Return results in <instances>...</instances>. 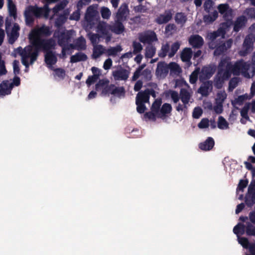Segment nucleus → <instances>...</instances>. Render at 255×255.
Returning a JSON list of instances; mask_svg holds the SVG:
<instances>
[{"mask_svg": "<svg viewBox=\"0 0 255 255\" xmlns=\"http://www.w3.org/2000/svg\"><path fill=\"white\" fill-rule=\"evenodd\" d=\"M34 48L31 45L26 46L24 49L21 47L18 48V53L21 56V62L26 67L29 64H32L36 60L39 52L42 50L45 53L44 60L47 65H55L57 62V58L54 49L56 42L52 38L43 39L40 37L35 38L32 42Z\"/></svg>", "mask_w": 255, "mask_h": 255, "instance_id": "obj_1", "label": "nucleus"}, {"mask_svg": "<svg viewBox=\"0 0 255 255\" xmlns=\"http://www.w3.org/2000/svg\"><path fill=\"white\" fill-rule=\"evenodd\" d=\"M251 64L243 59L237 60L233 64L229 57L222 58L217 66V72L214 78V86L221 89L225 81L228 80L233 74L235 76L243 75L246 78H250Z\"/></svg>", "mask_w": 255, "mask_h": 255, "instance_id": "obj_2", "label": "nucleus"}, {"mask_svg": "<svg viewBox=\"0 0 255 255\" xmlns=\"http://www.w3.org/2000/svg\"><path fill=\"white\" fill-rule=\"evenodd\" d=\"M218 9L225 20V22L220 24L218 28L220 33L222 34V37H224L231 26L233 25V10L228 3L219 4L218 6Z\"/></svg>", "mask_w": 255, "mask_h": 255, "instance_id": "obj_3", "label": "nucleus"}, {"mask_svg": "<svg viewBox=\"0 0 255 255\" xmlns=\"http://www.w3.org/2000/svg\"><path fill=\"white\" fill-rule=\"evenodd\" d=\"M233 44V40L230 38L226 41L221 39L217 40V42H209V47L211 49H215L214 55L218 56L221 55L230 49Z\"/></svg>", "mask_w": 255, "mask_h": 255, "instance_id": "obj_4", "label": "nucleus"}, {"mask_svg": "<svg viewBox=\"0 0 255 255\" xmlns=\"http://www.w3.org/2000/svg\"><path fill=\"white\" fill-rule=\"evenodd\" d=\"M255 37L252 34H249L245 37L241 50L239 54L242 56H245L251 52L253 49Z\"/></svg>", "mask_w": 255, "mask_h": 255, "instance_id": "obj_5", "label": "nucleus"}, {"mask_svg": "<svg viewBox=\"0 0 255 255\" xmlns=\"http://www.w3.org/2000/svg\"><path fill=\"white\" fill-rule=\"evenodd\" d=\"M138 39L143 44H151L158 40L156 34L154 31L147 30L139 34Z\"/></svg>", "mask_w": 255, "mask_h": 255, "instance_id": "obj_6", "label": "nucleus"}, {"mask_svg": "<svg viewBox=\"0 0 255 255\" xmlns=\"http://www.w3.org/2000/svg\"><path fill=\"white\" fill-rule=\"evenodd\" d=\"M24 12L38 18L43 15H47L48 13L49 10L48 7L42 8L38 7L37 5H29L27 7Z\"/></svg>", "mask_w": 255, "mask_h": 255, "instance_id": "obj_7", "label": "nucleus"}, {"mask_svg": "<svg viewBox=\"0 0 255 255\" xmlns=\"http://www.w3.org/2000/svg\"><path fill=\"white\" fill-rule=\"evenodd\" d=\"M109 81L108 79L100 80L95 85V89L98 91L101 87H104L102 91V94L104 95L113 94V91L115 88V85L111 84L108 85Z\"/></svg>", "mask_w": 255, "mask_h": 255, "instance_id": "obj_8", "label": "nucleus"}, {"mask_svg": "<svg viewBox=\"0 0 255 255\" xmlns=\"http://www.w3.org/2000/svg\"><path fill=\"white\" fill-rule=\"evenodd\" d=\"M216 67L214 65H209L203 66L199 74V80L201 82L209 79L214 74Z\"/></svg>", "mask_w": 255, "mask_h": 255, "instance_id": "obj_9", "label": "nucleus"}, {"mask_svg": "<svg viewBox=\"0 0 255 255\" xmlns=\"http://www.w3.org/2000/svg\"><path fill=\"white\" fill-rule=\"evenodd\" d=\"M169 72L167 64L165 61H160L157 64L155 75L158 79L166 78Z\"/></svg>", "mask_w": 255, "mask_h": 255, "instance_id": "obj_10", "label": "nucleus"}, {"mask_svg": "<svg viewBox=\"0 0 255 255\" xmlns=\"http://www.w3.org/2000/svg\"><path fill=\"white\" fill-rule=\"evenodd\" d=\"M202 83L198 90V92L204 97H207L209 95V93L212 91L213 90V83L214 81L208 80L206 81L202 82Z\"/></svg>", "mask_w": 255, "mask_h": 255, "instance_id": "obj_11", "label": "nucleus"}, {"mask_svg": "<svg viewBox=\"0 0 255 255\" xmlns=\"http://www.w3.org/2000/svg\"><path fill=\"white\" fill-rule=\"evenodd\" d=\"M172 10H166L164 13L160 14L155 19V22L158 24H162L168 22L172 18Z\"/></svg>", "mask_w": 255, "mask_h": 255, "instance_id": "obj_12", "label": "nucleus"}, {"mask_svg": "<svg viewBox=\"0 0 255 255\" xmlns=\"http://www.w3.org/2000/svg\"><path fill=\"white\" fill-rule=\"evenodd\" d=\"M72 36V33L70 31L67 30L60 33L58 35V44L59 46H64L69 43Z\"/></svg>", "mask_w": 255, "mask_h": 255, "instance_id": "obj_13", "label": "nucleus"}, {"mask_svg": "<svg viewBox=\"0 0 255 255\" xmlns=\"http://www.w3.org/2000/svg\"><path fill=\"white\" fill-rule=\"evenodd\" d=\"M129 13L128 4L123 3L119 8L116 14V19L118 20L125 21L127 20V15Z\"/></svg>", "mask_w": 255, "mask_h": 255, "instance_id": "obj_14", "label": "nucleus"}, {"mask_svg": "<svg viewBox=\"0 0 255 255\" xmlns=\"http://www.w3.org/2000/svg\"><path fill=\"white\" fill-rule=\"evenodd\" d=\"M189 43L193 48H200L204 44V40L199 35H193L190 37Z\"/></svg>", "mask_w": 255, "mask_h": 255, "instance_id": "obj_15", "label": "nucleus"}, {"mask_svg": "<svg viewBox=\"0 0 255 255\" xmlns=\"http://www.w3.org/2000/svg\"><path fill=\"white\" fill-rule=\"evenodd\" d=\"M122 20H118L116 19L115 23L110 25V29L117 34H120L124 32L125 30V28L123 24Z\"/></svg>", "mask_w": 255, "mask_h": 255, "instance_id": "obj_16", "label": "nucleus"}, {"mask_svg": "<svg viewBox=\"0 0 255 255\" xmlns=\"http://www.w3.org/2000/svg\"><path fill=\"white\" fill-rule=\"evenodd\" d=\"M215 145V141L212 137H208L202 142L199 144V148L203 151L211 150Z\"/></svg>", "mask_w": 255, "mask_h": 255, "instance_id": "obj_17", "label": "nucleus"}, {"mask_svg": "<svg viewBox=\"0 0 255 255\" xmlns=\"http://www.w3.org/2000/svg\"><path fill=\"white\" fill-rule=\"evenodd\" d=\"M247 22V19L244 15H241L238 17L235 22H233V25H234V31L236 32H239L246 25Z\"/></svg>", "mask_w": 255, "mask_h": 255, "instance_id": "obj_18", "label": "nucleus"}, {"mask_svg": "<svg viewBox=\"0 0 255 255\" xmlns=\"http://www.w3.org/2000/svg\"><path fill=\"white\" fill-rule=\"evenodd\" d=\"M12 89V85L9 86V82L7 80L3 81L0 84V97H3L11 94Z\"/></svg>", "mask_w": 255, "mask_h": 255, "instance_id": "obj_19", "label": "nucleus"}, {"mask_svg": "<svg viewBox=\"0 0 255 255\" xmlns=\"http://www.w3.org/2000/svg\"><path fill=\"white\" fill-rule=\"evenodd\" d=\"M129 72L125 69L116 70L113 72V76L116 80H126L128 78Z\"/></svg>", "mask_w": 255, "mask_h": 255, "instance_id": "obj_20", "label": "nucleus"}, {"mask_svg": "<svg viewBox=\"0 0 255 255\" xmlns=\"http://www.w3.org/2000/svg\"><path fill=\"white\" fill-rule=\"evenodd\" d=\"M172 110V106L170 104H163L158 114V118L162 119L165 118L167 116V114L171 113Z\"/></svg>", "mask_w": 255, "mask_h": 255, "instance_id": "obj_21", "label": "nucleus"}, {"mask_svg": "<svg viewBox=\"0 0 255 255\" xmlns=\"http://www.w3.org/2000/svg\"><path fill=\"white\" fill-rule=\"evenodd\" d=\"M149 97L146 90L139 92L136 96L135 103H146L149 102Z\"/></svg>", "mask_w": 255, "mask_h": 255, "instance_id": "obj_22", "label": "nucleus"}, {"mask_svg": "<svg viewBox=\"0 0 255 255\" xmlns=\"http://www.w3.org/2000/svg\"><path fill=\"white\" fill-rule=\"evenodd\" d=\"M218 17V12L215 10L213 12L203 16V21L206 24H210L216 20Z\"/></svg>", "mask_w": 255, "mask_h": 255, "instance_id": "obj_23", "label": "nucleus"}, {"mask_svg": "<svg viewBox=\"0 0 255 255\" xmlns=\"http://www.w3.org/2000/svg\"><path fill=\"white\" fill-rule=\"evenodd\" d=\"M34 34L36 36H39L41 35L49 36L51 34V31L48 26L45 25L42 26L39 28L34 31Z\"/></svg>", "mask_w": 255, "mask_h": 255, "instance_id": "obj_24", "label": "nucleus"}, {"mask_svg": "<svg viewBox=\"0 0 255 255\" xmlns=\"http://www.w3.org/2000/svg\"><path fill=\"white\" fill-rule=\"evenodd\" d=\"M174 19L175 22L177 24L180 25L181 27H182L186 23L187 20V18L184 13L181 12L176 13L174 17Z\"/></svg>", "mask_w": 255, "mask_h": 255, "instance_id": "obj_25", "label": "nucleus"}, {"mask_svg": "<svg viewBox=\"0 0 255 255\" xmlns=\"http://www.w3.org/2000/svg\"><path fill=\"white\" fill-rule=\"evenodd\" d=\"M191 95L188 91L185 88H181L180 91V99L183 104H188Z\"/></svg>", "mask_w": 255, "mask_h": 255, "instance_id": "obj_26", "label": "nucleus"}, {"mask_svg": "<svg viewBox=\"0 0 255 255\" xmlns=\"http://www.w3.org/2000/svg\"><path fill=\"white\" fill-rule=\"evenodd\" d=\"M87 59V55L82 52H78L70 57L71 63H76L80 61H85Z\"/></svg>", "mask_w": 255, "mask_h": 255, "instance_id": "obj_27", "label": "nucleus"}, {"mask_svg": "<svg viewBox=\"0 0 255 255\" xmlns=\"http://www.w3.org/2000/svg\"><path fill=\"white\" fill-rule=\"evenodd\" d=\"M192 56V51L190 48H185L181 54V59L183 62H189Z\"/></svg>", "mask_w": 255, "mask_h": 255, "instance_id": "obj_28", "label": "nucleus"}, {"mask_svg": "<svg viewBox=\"0 0 255 255\" xmlns=\"http://www.w3.org/2000/svg\"><path fill=\"white\" fill-rule=\"evenodd\" d=\"M108 26L106 22H100L97 25V31L103 36H108L109 30L110 29Z\"/></svg>", "mask_w": 255, "mask_h": 255, "instance_id": "obj_29", "label": "nucleus"}, {"mask_svg": "<svg viewBox=\"0 0 255 255\" xmlns=\"http://www.w3.org/2000/svg\"><path fill=\"white\" fill-rule=\"evenodd\" d=\"M93 57L94 58H97L103 54L105 51L104 46L100 44L94 45Z\"/></svg>", "mask_w": 255, "mask_h": 255, "instance_id": "obj_30", "label": "nucleus"}, {"mask_svg": "<svg viewBox=\"0 0 255 255\" xmlns=\"http://www.w3.org/2000/svg\"><path fill=\"white\" fill-rule=\"evenodd\" d=\"M246 227L245 225L242 223H238L235 226L233 229V232L238 237L239 235H243L246 232Z\"/></svg>", "mask_w": 255, "mask_h": 255, "instance_id": "obj_31", "label": "nucleus"}, {"mask_svg": "<svg viewBox=\"0 0 255 255\" xmlns=\"http://www.w3.org/2000/svg\"><path fill=\"white\" fill-rule=\"evenodd\" d=\"M125 89L124 87H117L115 85V88L113 91V95L117 96L119 98L124 97L125 96Z\"/></svg>", "mask_w": 255, "mask_h": 255, "instance_id": "obj_32", "label": "nucleus"}, {"mask_svg": "<svg viewBox=\"0 0 255 255\" xmlns=\"http://www.w3.org/2000/svg\"><path fill=\"white\" fill-rule=\"evenodd\" d=\"M8 9L9 14L11 16L15 18L16 17V7L12 1V0H7Z\"/></svg>", "mask_w": 255, "mask_h": 255, "instance_id": "obj_33", "label": "nucleus"}, {"mask_svg": "<svg viewBox=\"0 0 255 255\" xmlns=\"http://www.w3.org/2000/svg\"><path fill=\"white\" fill-rule=\"evenodd\" d=\"M168 70L170 71L171 74H176L179 73L181 71V68L179 65L175 62H170L167 64Z\"/></svg>", "mask_w": 255, "mask_h": 255, "instance_id": "obj_34", "label": "nucleus"}, {"mask_svg": "<svg viewBox=\"0 0 255 255\" xmlns=\"http://www.w3.org/2000/svg\"><path fill=\"white\" fill-rule=\"evenodd\" d=\"M67 20V17L65 14H60L55 19V26L57 28H60Z\"/></svg>", "mask_w": 255, "mask_h": 255, "instance_id": "obj_35", "label": "nucleus"}, {"mask_svg": "<svg viewBox=\"0 0 255 255\" xmlns=\"http://www.w3.org/2000/svg\"><path fill=\"white\" fill-rule=\"evenodd\" d=\"M170 46L168 43L163 44L160 50L158 52V56L160 58H164L169 51Z\"/></svg>", "mask_w": 255, "mask_h": 255, "instance_id": "obj_36", "label": "nucleus"}, {"mask_svg": "<svg viewBox=\"0 0 255 255\" xmlns=\"http://www.w3.org/2000/svg\"><path fill=\"white\" fill-rule=\"evenodd\" d=\"M218 127L221 129H227L229 128V124L222 116H219L218 121Z\"/></svg>", "mask_w": 255, "mask_h": 255, "instance_id": "obj_37", "label": "nucleus"}, {"mask_svg": "<svg viewBox=\"0 0 255 255\" xmlns=\"http://www.w3.org/2000/svg\"><path fill=\"white\" fill-rule=\"evenodd\" d=\"M162 101L161 99H156L151 106V110L152 112L158 114L160 110V107Z\"/></svg>", "mask_w": 255, "mask_h": 255, "instance_id": "obj_38", "label": "nucleus"}, {"mask_svg": "<svg viewBox=\"0 0 255 255\" xmlns=\"http://www.w3.org/2000/svg\"><path fill=\"white\" fill-rule=\"evenodd\" d=\"M240 82V78L238 77H233L229 82L228 90L229 91H233L235 89Z\"/></svg>", "mask_w": 255, "mask_h": 255, "instance_id": "obj_39", "label": "nucleus"}, {"mask_svg": "<svg viewBox=\"0 0 255 255\" xmlns=\"http://www.w3.org/2000/svg\"><path fill=\"white\" fill-rule=\"evenodd\" d=\"M180 43L178 41H176L173 43L171 46L170 52L168 53L169 57H173L179 49Z\"/></svg>", "mask_w": 255, "mask_h": 255, "instance_id": "obj_40", "label": "nucleus"}, {"mask_svg": "<svg viewBox=\"0 0 255 255\" xmlns=\"http://www.w3.org/2000/svg\"><path fill=\"white\" fill-rule=\"evenodd\" d=\"M122 48L120 45H118L116 47H110L107 50L108 55L109 56H115L117 55L118 53L121 51Z\"/></svg>", "mask_w": 255, "mask_h": 255, "instance_id": "obj_41", "label": "nucleus"}, {"mask_svg": "<svg viewBox=\"0 0 255 255\" xmlns=\"http://www.w3.org/2000/svg\"><path fill=\"white\" fill-rule=\"evenodd\" d=\"M54 71V76L58 77L60 79H64L65 75L66 72L64 69L61 68H57L53 69Z\"/></svg>", "mask_w": 255, "mask_h": 255, "instance_id": "obj_42", "label": "nucleus"}, {"mask_svg": "<svg viewBox=\"0 0 255 255\" xmlns=\"http://www.w3.org/2000/svg\"><path fill=\"white\" fill-rule=\"evenodd\" d=\"M177 29L176 25L173 23L168 24L165 29V33L168 35H172L174 34Z\"/></svg>", "mask_w": 255, "mask_h": 255, "instance_id": "obj_43", "label": "nucleus"}, {"mask_svg": "<svg viewBox=\"0 0 255 255\" xmlns=\"http://www.w3.org/2000/svg\"><path fill=\"white\" fill-rule=\"evenodd\" d=\"M89 35V39L93 46L97 45L99 42L100 39L101 37V36L97 33H90Z\"/></svg>", "mask_w": 255, "mask_h": 255, "instance_id": "obj_44", "label": "nucleus"}, {"mask_svg": "<svg viewBox=\"0 0 255 255\" xmlns=\"http://www.w3.org/2000/svg\"><path fill=\"white\" fill-rule=\"evenodd\" d=\"M220 36H222V34L220 33L218 29L217 31L209 33L208 35L209 39L210 40L209 42H217L218 40H216V38Z\"/></svg>", "mask_w": 255, "mask_h": 255, "instance_id": "obj_45", "label": "nucleus"}, {"mask_svg": "<svg viewBox=\"0 0 255 255\" xmlns=\"http://www.w3.org/2000/svg\"><path fill=\"white\" fill-rule=\"evenodd\" d=\"M75 46L78 49H85L86 48V40L83 37L78 38L76 42Z\"/></svg>", "mask_w": 255, "mask_h": 255, "instance_id": "obj_46", "label": "nucleus"}, {"mask_svg": "<svg viewBox=\"0 0 255 255\" xmlns=\"http://www.w3.org/2000/svg\"><path fill=\"white\" fill-rule=\"evenodd\" d=\"M145 66V64H142L140 65L135 70V71L134 72L133 75L132 77V81H136L140 76L141 74V71L143 70V69Z\"/></svg>", "mask_w": 255, "mask_h": 255, "instance_id": "obj_47", "label": "nucleus"}, {"mask_svg": "<svg viewBox=\"0 0 255 255\" xmlns=\"http://www.w3.org/2000/svg\"><path fill=\"white\" fill-rule=\"evenodd\" d=\"M199 73V69H196L191 73L189 77V82L191 84H194L196 83Z\"/></svg>", "mask_w": 255, "mask_h": 255, "instance_id": "obj_48", "label": "nucleus"}, {"mask_svg": "<svg viewBox=\"0 0 255 255\" xmlns=\"http://www.w3.org/2000/svg\"><path fill=\"white\" fill-rule=\"evenodd\" d=\"M246 233L248 236H255V226L248 222L246 229Z\"/></svg>", "mask_w": 255, "mask_h": 255, "instance_id": "obj_49", "label": "nucleus"}, {"mask_svg": "<svg viewBox=\"0 0 255 255\" xmlns=\"http://www.w3.org/2000/svg\"><path fill=\"white\" fill-rule=\"evenodd\" d=\"M19 36L18 32L16 31L14 28H12L10 35L9 36L8 41L10 44H13L15 41L17 39Z\"/></svg>", "mask_w": 255, "mask_h": 255, "instance_id": "obj_50", "label": "nucleus"}, {"mask_svg": "<svg viewBox=\"0 0 255 255\" xmlns=\"http://www.w3.org/2000/svg\"><path fill=\"white\" fill-rule=\"evenodd\" d=\"M155 47L153 46H151L146 48L145 56L147 58H151L154 56V55L155 54Z\"/></svg>", "mask_w": 255, "mask_h": 255, "instance_id": "obj_51", "label": "nucleus"}, {"mask_svg": "<svg viewBox=\"0 0 255 255\" xmlns=\"http://www.w3.org/2000/svg\"><path fill=\"white\" fill-rule=\"evenodd\" d=\"M227 98V94L225 92H219L217 94L216 103H221L223 104L224 101Z\"/></svg>", "mask_w": 255, "mask_h": 255, "instance_id": "obj_52", "label": "nucleus"}, {"mask_svg": "<svg viewBox=\"0 0 255 255\" xmlns=\"http://www.w3.org/2000/svg\"><path fill=\"white\" fill-rule=\"evenodd\" d=\"M156 115L158 117V114L157 113H155L152 112L151 110V112H146L144 114V118L147 119L149 120H151V121L154 122L156 120Z\"/></svg>", "mask_w": 255, "mask_h": 255, "instance_id": "obj_53", "label": "nucleus"}, {"mask_svg": "<svg viewBox=\"0 0 255 255\" xmlns=\"http://www.w3.org/2000/svg\"><path fill=\"white\" fill-rule=\"evenodd\" d=\"M214 2L212 0H206L203 5L204 10L206 12L209 13L210 10L213 8Z\"/></svg>", "mask_w": 255, "mask_h": 255, "instance_id": "obj_54", "label": "nucleus"}, {"mask_svg": "<svg viewBox=\"0 0 255 255\" xmlns=\"http://www.w3.org/2000/svg\"><path fill=\"white\" fill-rule=\"evenodd\" d=\"M239 243L246 249H248L251 243L249 242L248 239L245 237H238Z\"/></svg>", "mask_w": 255, "mask_h": 255, "instance_id": "obj_55", "label": "nucleus"}, {"mask_svg": "<svg viewBox=\"0 0 255 255\" xmlns=\"http://www.w3.org/2000/svg\"><path fill=\"white\" fill-rule=\"evenodd\" d=\"M101 12L102 17L104 19H108L111 14L110 9L106 7L102 8Z\"/></svg>", "mask_w": 255, "mask_h": 255, "instance_id": "obj_56", "label": "nucleus"}, {"mask_svg": "<svg viewBox=\"0 0 255 255\" xmlns=\"http://www.w3.org/2000/svg\"><path fill=\"white\" fill-rule=\"evenodd\" d=\"M203 111L200 107H196L194 109L192 117L194 119H199L202 115Z\"/></svg>", "mask_w": 255, "mask_h": 255, "instance_id": "obj_57", "label": "nucleus"}, {"mask_svg": "<svg viewBox=\"0 0 255 255\" xmlns=\"http://www.w3.org/2000/svg\"><path fill=\"white\" fill-rule=\"evenodd\" d=\"M7 70L5 66V62L2 60L1 54L0 53V76L5 75Z\"/></svg>", "mask_w": 255, "mask_h": 255, "instance_id": "obj_58", "label": "nucleus"}, {"mask_svg": "<svg viewBox=\"0 0 255 255\" xmlns=\"http://www.w3.org/2000/svg\"><path fill=\"white\" fill-rule=\"evenodd\" d=\"M132 46L133 48V53L134 54L140 52L142 49V46L139 42L134 41L133 42Z\"/></svg>", "mask_w": 255, "mask_h": 255, "instance_id": "obj_59", "label": "nucleus"}, {"mask_svg": "<svg viewBox=\"0 0 255 255\" xmlns=\"http://www.w3.org/2000/svg\"><path fill=\"white\" fill-rule=\"evenodd\" d=\"M249 109V106H245L243 108V109L241 111V116L243 118H244L247 120H249V119H250V118L248 116Z\"/></svg>", "mask_w": 255, "mask_h": 255, "instance_id": "obj_60", "label": "nucleus"}, {"mask_svg": "<svg viewBox=\"0 0 255 255\" xmlns=\"http://www.w3.org/2000/svg\"><path fill=\"white\" fill-rule=\"evenodd\" d=\"M99 78L97 77L96 75L89 76L87 79L86 80V83L88 86H91L92 84L95 83Z\"/></svg>", "mask_w": 255, "mask_h": 255, "instance_id": "obj_61", "label": "nucleus"}, {"mask_svg": "<svg viewBox=\"0 0 255 255\" xmlns=\"http://www.w3.org/2000/svg\"><path fill=\"white\" fill-rule=\"evenodd\" d=\"M209 120L207 118H204L201 120L200 122L198 124V127L200 128H205L209 127Z\"/></svg>", "mask_w": 255, "mask_h": 255, "instance_id": "obj_62", "label": "nucleus"}, {"mask_svg": "<svg viewBox=\"0 0 255 255\" xmlns=\"http://www.w3.org/2000/svg\"><path fill=\"white\" fill-rule=\"evenodd\" d=\"M250 64L251 74L252 76H253L255 75V52L253 54L252 61Z\"/></svg>", "mask_w": 255, "mask_h": 255, "instance_id": "obj_63", "label": "nucleus"}, {"mask_svg": "<svg viewBox=\"0 0 255 255\" xmlns=\"http://www.w3.org/2000/svg\"><path fill=\"white\" fill-rule=\"evenodd\" d=\"M248 184V180L247 179L240 180V181L239 183V184H238L237 190L243 191L244 189L247 186Z\"/></svg>", "mask_w": 255, "mask_h": 255, "instance_id": "obj_64", "label": "nucleus"}]
</instances>
